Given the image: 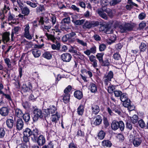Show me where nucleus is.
Returning a JSON list of instances; mask_svg holds the SVG:
<instances>
[{
  "mask_svg": "<svg viewBox=\"0 0 148 148\" xmlns=\"http://www.w3.org/2000/svg\"><path fill=\"white\" fill-rule=\"evenodd\" d=\"M114 87L112 86H109L108 87V90L109 93H111L113 92Z\"/></svg>",
  "mask_w": 148,
  "mask_h": 148,
  "instance_id": "e2e57ef3",
  "label": "nucleus"
},
{
  "mask_svg": "<svg viewBox=\"0 0 148 148\" xmlns=\"http://www.w3.org/2000/svg\"><path fill=\"white\" fill-rule=\"evenodd\" d=\"M72 57L71 55L69 53H64L61 55V57L62 60L66 62H69Z\"/></svg>",
  "mask_w": 148,
  "mask_h": 148,
  "instance_id": "6e6552de",
  "label": "nucleus"
},
{
  "mask_svg": "<svg viewBox=\"0 0 148 148\" xmlns=\"http://www.w3.org/2000/svg\"><path fill=\"white\" fill-rule=\"evenodd\" d=\"M10 33L9 32H5L2 35L3 41L4 43L8 42L10 40Z\"/></svg>",
  "mask_w": 148,
  "mask_h": 148,
  "instance_id": "dca6fc26",
  "label": "nucleus"
},
{
  "mask_svg": "<svg viewBox=\"0 0 148 148\" xmlns=\"http://www.w3.org/2000/svg\"><path fill=\"white\" fill-rule=\"evenodd\" d=\"M97 12L99 15L103 18L105 20L108 19V17L106 14L102 10H98Z\"/></svg>",
  "mask_w": 148,
  "mask_h": 148,
  "instance_id": "a878e982",
  "label": "nucleus"
},
{
  "mask_svg": "<svg viewBox=\"0 0 148 148\" xmlns=\"http://www.w3.org/2000/svg\"><path fill=\"white\" fill-rule=\"evenodd\" d=\"M133 28V26L131 24L126 23L122 24L119 26V30L121 33L131 31Z\"/></svg>",
  "mask_w": 148,
  "mask_h": 148,
  "instance_id": "7ed1b4c3",
  "label": "nucleus"
},
{
  "mask_svg": "<svg viewBox=\"0 0 148 148\" xmlns=\"http://www.w3.org/2000/svg\"><path fill=\"white\" fill-rule=\"evenodd\" d=\"M74 97L77 99H80L83 97V94L82 92L79 90L75 91L74 93Z\"/></svg>",
  "mask_w": 148,
  "mask_h": 148,
  "instance_id": "4be33fe9",
  "label": "nucleus"
},
{
  "mask_svg": "<svg viewBox=\"0 0 148 148\" xmlns=\"http://www.w3.org/2000/svg\"><path fill=\"white\" fill-rule=\"evenodd\" d=\"M21 28L19 26H16L14 27L12 30V32L11 34V38L12 41H13V38L14 36V34H18V32L20 31Z\"/></svg>",
  "mask_w": 148,
  "mask_h": 148,
  "instance_id": "ddd939ff",
  "label": "nucleus"
},
{
  "mask_svg": "<svg viewBox=\"0 0 148 148\" xmlns=\"http://www.w3.org/2000/svg\"><path fill=\"white\" fill-rule=\"evenodd\" d=\"M10 10L9 7V5L7 4L4 5V7L3 10V14H6L8 12V10Z\"/></svg>",
  "mask_w": 148,
  "mask_h": 148,
  "instance_id": "c03bdc74",
  "label": "nucleus"
},
{
  "mask_svg": "<svg viewBox=\"0 0 148 148\" xmlns=\"http://www.w3.org/2000/svg\"><path fill=\"white\" fill-rule=\"evenodd\" d=\"M4 61L5 63L7 65L8 67L9 68L11 69V71L13 69V66L15 64V61L12 64V65L11 64V62L9 58H5L4 59Z\"/></svg>",
  "mask_w": 148,
  "mask_h": 148,
  "instance_id": "9b49d317",
  "label": "nucleus"
},
{
  "mask_svg": "<svg viewBox=\"0 0 148 148\" xmlns=\"http://www.w3.org/2000/svg\"><path fill=\"white\" fill-rule=\"evenodd\" d=\"M90 51L91 53H94L96 52V47L95 46H93L90 49Z\"/></svg>",
  "mask_w": 148,
  "mask_h": 148,
  "instance_id": "774afa93",
  "label": "nucleus"
},
{
  "mask_svg": "<svg viewBox=\"0 0 148 148\" xmlns=\"http://www.w3.org/2000/svg\"><path fill=\"white\" fill-rule=\"evenodd\" d=\"M111 127L112 129L114 130H116L119 128L121 131H123L124 128V124L122 121H120L119 122L114 121H112Z\"/></svg>",
  "mask_w": 148,
  "mask_h": 148,
  "instance_id": "20e7f679",
  "label": "nucleus"
},
{
  "mask_svg": "<svg viewBox=\"0 0 148 148\" xmlns=\"http://www.w3.org/2000/svg\"><path fill=\"white\" fill-rule=\"evenodd\" d=\"M23 114L22 111L18 108L15 110V116L18 118L21 117L23 116Z\"/></svg>",
  "mask_w": 148,
  "mask_h": 148,
  "instance_id": "aec40b11",
  "label": "nucleus"
},
{
  "mask_svg": "<svg viewBox=\"0 0 148 148\" xmlns=\"http://www.w3.org/2000/svg\"><path fill=\"white\" fill-rule=\"evenodd\" d=\"M29 9L27 7H24L22 9V12L25 15H28L30 13Z\"/></svg>",
  "mask_w": 148,
  "mask_h": 148,
  "instance_id": "2f4dec72",
  "label": "nucleus"
},
{
  "mask_svg": "<svg viewBox=\"0 0 148 148\" xmlns=\"http://www.w3.org/2000/svg\"><path fill=\"white\" fill-rule=\"evenodd\" d=\"M29 137L27 136H24L23 137V141L24 143H29Z\"/></svg>",
  "mask_w": 148,
  "mask_h": 148,
  "instance_id": "052dcab7",
  "label": "nucleus"
},
{
  "mask_svg": "<svg viewBox=\"0 0 148 148\" xmlns=\"http://www.w3.org/2000/svg\"><path fill=\"white\" fill-rule=\"evenodd\" d=\"M57 109L54 106H50L49 108L47 109L48 111L50 114H52L55 112H56Z\"/></svg>",
  "mask_w": 148,
  "mask_h": 148,
  "instance_id": "cd10ccee",
  "label": "nucleus"
},
{
  "mask_svg": "<svg viewBox=\"0 0 148 148\" xmlns=\"http://www.w3.org/2000/svg\"><path fill=\"white\" fill-rule=\"evenodd\" d=\"M138 117L136 115H134L131 118V121L133 124H135L138 121Z\"/></svg>",
  "mask_w": 148,
  "mask_h": 148,
  "instance_id": "79ce46f5",
  "label": "nucleus"
},
{
  "mask_svg": "<svg viewBox=\"0 0 148 148\" xmlns=\"http://www.w3.org/2000/svg\"><path fill=\"white\" fill-rule=\"evenodd\" d=\"M69 38H70L68 34H67L64 36L62 37V40L63 42H66Z\"/></svg>",
  "mask_w": 148,
  "mask_h": 148,
  "instance_id": "680f3d73",
  "label": "nucleus"
},
{
  "mask_svg": "<svg viewBox=\"0 0 148 148\" xmlns=\"http://www.w3.org/2000/svg\"><path fill=\"white\" fill-rule=\"evenodd\" d=\"M139 126L142 128L145 127V124L143 120L142 119L140 120L138 122Z\"/></svg>",
  "mask_w": 148,
  "mask_h": 148,
  "instance_id": "864d4df0",
  "label": "nucleus"
},
{
  "mask_svg": "<svg viewBox=\"0 0 148 148\" xmlns=\"http://www.w3.org/2000/svg\"><path fill=\"white\" fill-rule=\"evenodd\" d=\"M71 8L74 11L77 12H79V8L77 7L75 5H73L71 6Z\"/></svg>",
  "mask_w": 148,
  "mask_h": 148,
  "instance_id": "69168bd1",
  "label": "nucleus"
},
{
  "mask_svg": "<svg viewBox=\"0 0 148 148\" xmlns=\"http://www.w3.org/2000/svg\"><path fill=\"white\" fill-rule=\"evenodd\" d=\"M123 47V45L121 43H119L115 45V47L116 49L118 50H120Z\"/></svg>",
  "mask_w": 148,
  "mask_h": 148,
  "instance_id": "338daca9",
  "label": "nucleus"
},
{
  "mask_svg": "<svg viewBox=\"0 0 148 148\" xmlns=\"http://www.w3.org/2000/svg\"><path fill=\"white\" fill-rule=\"evenodd\" d=\"M69 51L71 53L77 54V50L76 47L74 46H71V48L69 49Z\"/></svg>",
  "mask_w": 148,
  "mask_h": 148,
  "instance_id": "ea45409f",
  "label": "nucleus"
},
{
  "mask_svg": "<svg viewBox=\"0 0 148 148\" xmlns=\"http://www.w3.org/2000/svg\"><path fill=\"white\" fill-rule=\"evenodd\" d=\"M70 95L69 94H65L63 97V100L65 103H68L69 101Z\"/></svg>",
  "mask_w": 148,
  "mask_h": 148,
  "instance_id": "473e14b6",
  "label": "nucleus"
},
{
  "mask_svg": "<svg viewBox=\"0 0 148 148\" xmlns=\"http://www.w3.org/2000/svg\"><path fill=\"white\" fill-rule=\"evenodd\" d=\"M102 144L103 146L109 147H111L112 145L111 142L108 140H103L102 141Z\"/></svg>",
  "mask_w": 148,
  "mask_h": 148,
  "instance_id": "c756f323",
  "label": "nucleus"
},
{
  "mask_svg": "<svg viewBox=\"0 0 148 148\" xmlns=\"http://www.w3.org/2000/svg\"><path fill=\"white\" fill-rule=\"evenodd\" d=\"M26 3L27 5L33 8H35L37 6V3H33L29 1H27Z\"/></svg>",
  "mask_w": 148,
  "mask_h": 148,
  "instance_id": "a18cd8bd",
  "label": "nucleus"
},
{
  "mask_svg": "<svg viewBox=\"0 0 148 148\" xmlns=\"http://www.w3.org/2000/svg\"><path fill=\"white\" fill-rule=\"evenodd\" d=\"M102 120L101 117L100 115H98L96 117V119L93 124L96 125H99L101 123Z\"/></svg>",
  "mask_w": 148,
  "mask_h": 148,
  "instance_id": "393cba45",
  "label": "nucleus"
},
{
  "mask_svg": "<svg viewBox=\"0 0 148 148\" xmlns=\"http://www.w3.org/2000/svg\"><path fill=\"white\" fill-rule=\"evenodd\" d=\"M89 89L92 92H95L97 91V88L96 85L93 83H91L89 86Z\"/></svg>",
  "mask_w": 148,
  "mask_h": 148,
  "instance_id": "5701e85b",
  "label": "nucleus"
},
{
  "mask_svg": "<svg viewBox=\"0 0 148 148\" xmlns=\"http://www.w3.org/2000/svg\"><path fill=\"white\" fill-rule=\"evenodd\" d=\"M102 11L103 12H105L108 14V15L110 17H112V10L109 8H106L103 7L102 8Z\"/></svg>",
  "mask_w": 148,
  "mask_h": 148,
  "instance_id": "72a5a7b5",
  "label": "nucleus"
},
{
  "mask_svg": "<svg viewBox=\"0 0 148 148\" xmlns=\"http://www.w3.org/2000/svg\"><path fill=\"white\" fill-rule=\"evenodd\" d=\"M74 41L77 42L78 44L81 45L83 46H86L87 43L84 42L82 40H80L78 38H74Z\"/></svg>",
  "mask_w": 148,
  "mask_h": 148,
  "instance_id": "c9c22d12",
  "label": "nucleus"
},
{
  "mask_svg": "<svg viewBox=\"0 0 148 148\" xmlns=\"http://www.w3.org/2000/svg\"><path fill=\"white\" fill-rule=\"evenodd\" d=\"M146 17V14L145 13L142 12L140 13L138 15V18L140 20H143Z\"/></svg>",
  "mask_w": 148,
  "mask_h": 148,
  "instance_id": "5fc2aeb1",
  "label": "nucleus"
},
{
  "mask_svg": "<svg viewBox=\"0 0 148 148\" xmlns=\"http://www.w3.org/2000/svg\"><path fill=\"white\" fill-rule=\"evenodd\" d=\"M121 0H113L111 1L109 3L111 6H114L119 3Z\"/></svg>",
  "mask_w": 148,
  "mask_h": 148,
  "instance_id": "a19ab883",
  "label": "nucleus"
},
{
  "mask_svg": "<svg viewBox=\"0 0 148 148\" xmlns=\"http://www.w3.org/2000/svg\"><path fill=\"white\" fill-rule=\"evenodd\" d=\"M141 143V140L140 138H135L133 140V143L135 147L138 146Z\"/></svg>",
  "mask_w": 148,
  "mask_h": 148,
  "instance_id": "bb28decb",
  "label": "nucleus"
},
{
  "mask_svg": "<svg viewBox=\"0 0 148 148\" xmlns=\"http://www.w3.org/2000/svg\"><path fill=\"white\" fill-rule=\"evenodd\" d=\"M115 96L116 97H120L122 94V92L119 90H116L114 91Z\"/></svg>",
  "mask_w": 148,
  "mask_h": 148,
  "instance_id": "4d7b16f0",
  "label": "nucleus"
},
{
  "mask_svg": "<svg viewBox=\"0 0 148 148\" xmlns=\"http://www.w3.org/2000/svg\"><path fill=\"white\" fill-rule=\"evenodd\" d=\"M105 132L101 130L98 134V136L99 138L101 140L103 139L105 137Z\"/></svg>",
  "mask_w": 148,
  "mask_h": 148,
  "instance_id": "4c0bfd02",
  "label": "nucleus"
},
{
  "mask_svg": "<svg viewBox=\"0 0 148 148\" xmlns=\"http://www.w3.org/2000/svg\"><path fill=\"white\" fill-rule=\"evenodd\" d=\"M24 27V32L23 33L24 37L28 40H32L33 36L29 33L30 27L29 25L27 24Z\"/></svg>",
  "mask_w": 148,
  "mask_h": 148,
  "instance_id": "0eeeda50",
  "label": "nucleus"
},
{
  "mask_svg": "<svg viewBox=\"0 0 148 148\" xmlns=\"http://www.w3.org/2000/svg\"><path fill=\"white\" fill-rule=\"evenodd\" d=\"M106 48V46L104 44H101L99 46V50L100 51H104Z\"/></svg>",
  "mask_w": 148,
  "mask_h": 148,
  "instance_id": "8fccbe9b",
  "label": "nucleus"
},
{
  "mask_svg": "<svg viewBox=\"0 0 148 148\" xmlns=\"http://www.w3.org/2000/svg\"><path fill=\"white\" fill-rule=\"evenodd\" d=\"M7 127L9 128H12L14 125V121L12 119H8L6 121Z\"/></svg>",
  "mask_w": 148,
  "mask_h": 148,
  "instance_id": "b1692460",
  "label": "nucleus"
},
{
  "mask_svg": "<svg viewBox=\"0 0 148 148\" xmlns=\"http://www.w3.org/2000/svg\"><path fill=\"white\" fill-rule=\"evenodd\" d=\"M103 54L102 53H98L96 55L97 58L98 59L100 63L101 62V61H103Z\"/></svg>",
  "mask_w": 148,
  "mask_h": 148,
  "instance_id": "37998d69",
  "label": "nucleus"
},
{
  "mask_svg": "<svg viewBox=\"0 0 148 148\" xmlns=\"http://www.w3.org/2000/svg\"><path fill=\"white\" fill-rule=\"evenodd\" d=\"M10 109L7 107H3L0 108V114L4 117L7 116L9 113Z\"/></svg>",
  "mask_w": 148,
  "mask_h": 148,
  "instance_id": "1a4fd4ad",
  "label": "nucleus"
},
{
  "mask_svg": "<svg viewBox=\"0 0 148 148\" xmlns=\"http://www.w3.org/2000/svg\"><path fill=\"white\" fill-rule=\"evenodd\" d=\"M45 35L48 40H51L54 43L56 42V40L54 36L51 34H48L47 33H46Z\"/></svg>",
  "mask_w": 148,
  "mask_h": 148,
  "instance_id": "f704fd0d",
  "label": "nucleus"
},
{
  "mask_svg": "<svg viewBox=\"0 0 148 148\" xmlns=\"http://www.w3.org/2000/svg\"><path fill=\"white\" fill-rule=\"evenodd\" d=\"M24 126V123L21 119H18L16 122V127L17 129L20 130H22Z\"/></svg>",
  "mask_w": 148,
  "mask_h": 148,
  "instance_id": "f8f14e48",
  "label": "nucleus"
},
{
  "mask_svg": "<svg viewBox=\"0 0 148 148\" xmlns=\"http://www.w3.org/2000/svg\"><path fill=\"white\" fill-rule=\"evenodd\" d=\"M32 52L35 58H38L41 55L40 51L38 49H33L32 50Z\"/></svg>",
  "mask_w": 148,
  "mask_h": 148,
  "instance_id": "6ab92c4d",
  "label": "nucleus"
},
{
  "mask_svg": "<svg viewBox=\"0 0 148 148\" xmlns=\"http://www.w3.org/2000/svg\"><path fill=\"white\" fill-rule=\"evenodd\" d=\"M91 109L92 113L95 114H97L100 110L99 107L98 105H92Z\"/></svg>",
  "mask_w": 148,
  "mask_h": 148,
  "instance_id": "a211bd4d",
  "label": "nucleus"
},
{
  "mask_svg": "<svg viewBox=\"0 0 148 148\" xmlns=\"http://www.w3.org/2000/svg\"><path fill=\"white\" fill-rule=\"evenodd\" d=\"M60 115L57 112H56L55 114H52L51 117V119L52 122L56 123L60 117Z\"/></svg>",
  "mask_w": 148,
  "mask_h": 148,
  "instance_id": "2eb2a0df",
  "label": "nucleus"
},
{
  "mask_svg": "<svg viewBox=\"0 0 148 148\" xmlns=\"http://www.w3.org/2000/svg\"><path fill=\"white\" fill-rule=\"evenodd\" d=\"M32 87V86L29 82V83L28 86L26 84H23L22 88V90L24 92H27L29 91Z\"/></svg>",
  "mask_w": 148,
  "mask_h": 148,
  "instance_id": "4468645a",
  "label": "nucleus"
},
{
  "mask_svg": "<svg viewBox=\"0 0 148 148\" xmlns=\"http://www.w3.org/2000/svg\"><path fill=\"white\" fill-rule=\"evenodd\" d=\"M60 45V44L58 43L57 45L55 44H52L51 45V47L53 50H58L59 49Z\"/></svg>",
  "mask_w": 148,
  "mask_h": 148,
  "instance_id": "49530a36",
  "label": "nucleus"
},
{
  "mask_svg": "<svg viewBox=\"0 0 148 148\" xmlns=\"http://www.w3.org/2000/svg\"><path fill=\"white\" fill-rule=\"evenodd\" d=\"M84 22V19L81 20H77L75 21V24L77 25H80L82 24Z\"/></svg>",
  "mask_w": 148,
  "mask_h": 148,
  "instance_id": "603ef678",
  "label": "nucleus"
},
{
  "mask_svg": "<svg viewBox=\"0 0 148 148\" xmlns=\"http://www.w3.org/2000/svg\"><path fill=\"white\" fill-rule=\"evenodd\" d=\"M24 136L29 137L32 136V138L33 140H36L38 135V130L36 128L30 129L26 128L23 132Z\"/></svg>",
  "mask_w": 148,
  "mask_h": 148,
  "instance_id": "f257e3e1",
  "label": "nucleus"
},
{
  "mask_svg": "<svg viewBox=\"0 0 148 148\" xmlns=\"http://www.w3.org/2000/svg\"><path fill=\"white\" fill-rule=\"evenodd\" d=\"M113 75H106L103 78V81L105 84H108L107 82L108 81H110L111 79L113 77Z\"/></svg>",
  "mask_w": 148,
  "mask_h": 148,
  "instance_id": "412c9836",
  "label": "nucleus"
},
{
  "mask_svg": "<svg viewBox=\"0 0 148 148\" xmlns=\"http://www.w3.org/2000/svg\"><path fill=\"white\" fill-rule=\"evenodd\" d=\"M114 58L116 60H119L121 59L120 55L118 53H115L113 55Z\"/></svg>",
  "mask_w": 148,
  "mask_h": 148,
  "instance_id": "0e129e2a",
  "label": "nucleus"
},
{
  "mask_svg": "<svg viewBox=\"0 0 148 148\" xmlns=\"http://www.w3.org/2000/svg\"><path fill=\"white\" fill-rule=\"evenodd\" d=\"M39 92L38 91H34L30 95L29 97V99L31 100H34L36 99L39 95Z\"/></svg>",
  "mask_w": 148,
  "mask_h": 148,
  "instance_id": "f3484780",
  "label": "nucleus"
},
{
  "mask_svg": "<svg viewBox=\"0 0 148 148\" xmlns=\"http://www.w3.org/2000/svg\"><path fill=\"white\" fill-rule=\"evenodd\" d=\"M139 48L140 51H145L147 48V45L146 43L143 42H141L139 46Z\"/></svg>",
  "mask_w": 148,
  "mask_h": 148,
  "instance_id": "e433bc0d",
  "label": "nucleus"
},
{
  "mask_svg": "<svg viewBox=\"0 0 148 148\" xmlns=\"http://www.w3.org/2000/svg\"><path fill=\"white\" fill-rule=\"evenodd\" d=\"M42 56L43 57L47 59H50L52 58L51 54L49 52L44 53Z\"/></svg>",
  "mask_w": 148,
  "mask_h": 148,
  "instance_id": "58836bf2",
  "label": "nucleus"
},
{
  "mask_svg": "<svg viewBox=\"0 0 148 148\" xmlns=\"http://www.w3.org/2000/svg\"><path fill=\"white\" fill-rule=\"evenodd\" d=\"M84 106L82 105H80L77 109V112L79 115H82L84 112Z\"/></svg>",
  "mask_w": 148,
  "mask_h": 148,
  "instance_id": "c85d7f7f",
  "label": "nucleus"
},
{
  "mask_svg": "<svg viewBox=\"0 0 148 148\" xmlns=\"http://www.w3.org/2000/svg\"><path fill=\"white\" fill-rule=\"evenodd\" d=\"M5 134V131L4 129L3 128H0V138H2L4 136Z\"/></svg>",
  "mask_w": 148,
  "mask_h": 148,
  "instance_id": "de8ad7c7",
  "label": "nucleus"
},
{
  "mask_svg": "<svg viewBox=\"0 0 148 148\" xmlns=\"http://www.w3.org/2000/svg\"><path fill=\"white\" fill-rule=\"evenodd\" d=\"M121 100L123 102V106L127 108L130 110H132L134 109V106L130 104L131 101L128 98L127 95L125 93H122L120 96Z\"/></svg>",
  "mask_w": 148,
  "mask_h": 148,
  "instance_id": "f03ea898",
  "label": "nucleus"
},
{
  "mask_svg": "<svg viewBox=\"0 0 148 148\" xmlns=\"http://www.w3.org/2000/svg\"><path fill=\"white\" fill-rule=\"evenodd\" d=\"M24 121L25 122H28L30 120V114L28 113L24 114L22 116Z\"/></svg>",
  "mask_w": 148,
  "mask_h": 148,
  "instance_id": "7c9ffc66",
  "label": "nucleus"
},
{
  "mask_svg": "<svg viewBox=\"0 0 148 148\" xmlns=\"http://www.w3.org/2000/svg\"><path fill=\"white\" fill-rule=\"evenodd\" d=\"M113 30L111 28L109 27L107 25L106 29L105 30V32L106 34H110L112 32Z\"/></svg>",
  "mask_w": 148,
  "mask_h": 148,
  "instance_id": "bf43d9fd",
  "label": "nucleus"
},
{
  "mask_svg": "<svg viewBox=\"0 0 148 148\" xmlns=\"http://www.w3.org/2000/svg\"><path fill=\"white\" fill-rule=\"evenodd\" d=\"M100 22L99 21H86L83 25L84 29H90L92 27H94L99 25Z\"/></svg>",
  "mask_w": 148,
  "mask_h": 148,
  "instance_id": "423d86ee",
  "label": "nucleus"
},
{
  "mask_svg": "<svg viewBox=\"0 0 148 148\" xmlns=\"http://www.w3.org/2000/svg\"><path fill=\"white\" fill-rule=\"evenodd\" d=\"M71 87L70 86H68L64 90V94H69V92L71 89Z\"/></svg>",
  "mask_w": 148,
  "mask_h": 148,
  "instance_id": "3c124183",
  "label": "nucleus"
},
{
  "mask_svg": "<svg viewBox=\"0 0 148 148\" xmlns=\"http://www.w3.org/2000/svg\"><path fill=\"white\" fill-rule=\"evenodd\" d=\"M45 139L43 136L40 135L37 138V142L38 144L40 146H42L45 143Z\"/></svg>",
  "mask_w": 148,
  "mask_h": 148,
  "instance_id": "9d476101",
  "label": "nucleus"
},
{
  "mask_svg": "<svg viewBox=\"0 0 148 148\" xmlns=\"http://www.w3.org/2000/svg\"><path fill=\"white\" fill-rule=\"evenodd\" d=\"M33 119L34 121H37L39 119L43 117L42 111L39 109L36 108L34 110L33 112Z\"/></svg>",
  "mask_w": 148,
  "mask_h": 148,
  "instance_id": "39448f33",
  "label": "nucleus"
},
{
  "mask_svg": "<svg viewBox=\"0 0 148 148\" xmlns=\"http://www.w3.org/2000/svg\"><path fill=\"white\" fill-rule=\"evenodd\" d=\"M146 26V23L144 21H142L139 25V28L140 29H143Z\"/></svg>",
  "mask_w": 148,
  "mask_h": 148,
  "instance_id": "6e6d98bb",
  "label": "nucleus"
},
{
  "mask_svg": "<svg viewBox=\"0 0 148 148\" xmlns=\"http://www.w3.org/2000/svg\"><path fill=\"white\" fill-rule=\"evenodd\" d=\"M70 22V18L69 17L63 18L61 21L62 23L68 24Z\"/></svg>",
  "mask_w": 148,
  "mask_h": 148,
  "instance_id": "09e8293b",
  "label": "nucleus"
},
{
  "mask_svg": "<svg viewBox=\"0 0 148 148\" xmlns=\"http://www.w3.org/2000/svg\"><path fill=\"white\" fill-rule=\"evenodd\" d=\"M102 65L103 66H108L109 65L110 63L108 60H106L104 61H101Z\"/></svg>",
  "mask_w": 148,
  "mask_h": 148,
  "instance_id": "13d9d810",
  "label": "nucleus"
}]
</instances>
